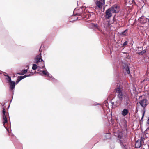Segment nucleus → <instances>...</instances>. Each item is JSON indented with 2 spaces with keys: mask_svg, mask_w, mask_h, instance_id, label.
Instances as JSON below:
<instances>
[{
  "mask_svg": "<svg viewBox=\"0 0 149 149\" xmlns=\"http://www.w3.org/2000/svg\"><path fill=\"white\" fill-rule=\"evenodd\" d=\"M123 86L121 83L118 84L117 88L115 90V93L117 94L118 97L120 100H122L123 98Z\"/></svg>",
  "mask_w": 149,
  "mask_h": 149,
  "instance_id": "f257e3e1",
  "label": "nucleus"
},
{
  "mask_svg": "<svg viewBox=\"0 0 149 149\" xmlns=\"http://www.w3.org/2000/svg\"><path fill=\"white\" fill-rule=\"evenodd\" d=\"M42 47V45L40 48V49H39V51L40 52V54L37 56L35 59V61H36V63L38 64V63L40 62H42V61L43 62V65L42 66V68H44V67H45L44 66V61H43L42 59V57L41 56V52H42V50H41V48L42 47Z\"/></svg>",
  "mask_w": 149,
  "mask_h": 149,
  "instance_id": "f03ea898",
  "label": "nucleus"
},
{
  "mask_svg": "<svg viewBox=\"0 0 149 149\" xmlns=\"http://www.w3.org/2000/svg\"><path fill=\"white\" fill-rule=\"evenodd\" d=\"M2 119L3 120V124L5 127V124L6 123H7L8 122L7 120V117L8 116V113L6 112L5 109L4 108L2 110Z\"/></svg>",
  "mask_w": 149,
  "mask_h": 149,
  "instance_id": "7ed1b4c3",
  "label": "nucleus"
},
{
  "mask_svg": "<svg viewBox=\"0 0 149 149\" xmlns=\"http://www.w3.org/2000/svg\"><path fill=\"white\" fill-rule=\"evenodd\" d=\"M97 6L100 9H102L103 5L105 4V0H94Z\"/></svg>",
  "mask_w": 149,
  "mask_h": 149,
  "instance_id": "20e7f679",
  "label": "nucleus"
},
{
  "mask_svg": "<svg viewBox=\"0 0 149 149\" xmlns=\"http://www.w3.org/2000/svg\"><path fill=\"white\" fill-rule=\"evenodd\" d=\"M109 8L113 13H118L120 10L119 7L116 5H114Z\"/></svg>",
  "mask_w": 149,
  "mask_h": 149,
  "instance_id": "39448f33",
  "label": "nucleus"
},
{
  "mask_svg": "<svg viewBox=\"0 0 149 149\" xmlns=\"http://www.w3.org/2000/svg\"><path fill=\"white\" fill-rule=\"evenodd\" d=\"M112 13H113L109 8L106 10L105 12V15H104L105 19H110L112 16Z\"/></svg>",
  "mask_w": 149,
  "mask_h": 149,
  "instance_id": "423d86ee",
  "label": "nucleus"
},
{
  "mask_svg": "<svg viewBox=\"0 0 149 149\" xmlns=\"http://www.w3.org/2000/svg\"><path fill=\"white\" fill-rule=\"evenodd\" d=\"M139 104L143 108H145L148 104V100L146 99H143L139 101Z\"/></svg>",
  "mask_w": 149,
  "mask_h": 149,
  "instance_id": "0eeeda50",
  "label": "nucleus"
},
{
  "mask_svg": "<svg viewBox=\"0 0 149 149\" xmlns=\"http://www.w3.org/2000/svg\"><path fill=\"white\" fill-rule=\"evenodd\" d=\"M139 22L141 24H144L147 22V19L144 16L139 17L138 19Z\"/></svg>",
  "mask_w": 149,
  "mask_h": 149,
  "instance_id": "6e6552de",
  "label": "nucleus"
},
{
  "mask_svg": "<svg viewBox=\"0 0 149 149\" xmlns=\"http://www.w3.org/2000/svg\"><path fill=\"white\" fill-rule=\"evenodd\" d=\"M30 75H31L30 74H29V75L26 74L24 76H21L18 77L17 80H16V84H17L20 81V80H21L23 79L24 78L29 76H30Z\"/></svg>",
  "mask_w": 149,
  "mask_h": 149,
  "instance_id": "1a4fd4ad",
  "label": "nucleus"
},
{
  "mask_svg": "<svg viewBox=\"0 0 149 149\" xmlns=\"http://www.w3.org/2000/svg\"><path fill=\"white\" fill-rule=\"evenodd\" d=\"M30 75H31L30 74H29V75L26 74L24 76H21L18 77L17 80H16V84H17L20 81V80H21L23 79L24 78L29 76H30Z\"/></svg>",
  "mask_w": 149,
  "mask_h": 149,
  "instance_id": "9d476101",
  "label": "nucleus"
},
{
  "mask_svg": "<svg viewBox=\"0 0 149 149\" xmlns=\"http://www.w3.org/2000/svg\"><path fill=\"white\" fill-rule=\"evenodd\" d=\"M123 69L125 70L128 74L130 73L129 67L127 64H125L123 65Z\"/></svg>",
  "mask_w": 149,
  "mask_h": 149,
  "instance_id": "9b49d317",
  "label": "nucleus"
},
{
  "mask_svg": "<svg viewBox=\"0 0 149 149\" xmlns=\"http://www.w3.org/2000/svg\"><path fill=\"white\" fill-rule=\"evenodd\" d=\"M142 143L139 140H138L136 141L135 145V147L136 148H139L141 146Z\"/></svg>",
  "mask_w": 149,
  "mask_h": 149,
  "instance_id": "f8f14e48",
  "label": "nucleus"
},
{
  "mask_svg": "<svg viewBox=\"0 0 149 149\" xmlns=\"http://www.w3.org/2000/svg\"><path fill=\"white\" fill-rule=\"evenodd\" d=\"M111 102L112 104V106H116L118 102L117 100H115V99L113 98L112 99L111 101Z\"/></svg>",
  "mask_w": 149,
  "mask_h": 149,
  "instance_id": "ddd939ff",
  "label": "nucleus"
},
{
  "mask_svg": "<svg viewBox=\"0 0 149 149\" xmlns=\"http://www.w3.org/2000/svg\"><path fill=\"white\" fill-rule=\"evenodd\" d=\"M129 113V110L126 109H123V110L121 112V114L124 116L127 115Z\"/></svg>",
  "mask_w": 149,
  "mask_h": 149,
  "instance_id": "4468645a",
  "label": "nucleus"
},
{
  "mask_svg": "<svg viewBox=\"0 0 149 149\" xmlns=\"http://www.w3.org/2000/svg\"><path fill=\"white\" fill-rule=\"evenodd\" d=\"M10 83V88L11 90H13L15 88V82L11 81L9 82Z\"/></svg>",
  "mask_w": 149,
  "mask_h": 149,
  "instance_id": "2eb2a0df",
  "label": "nucleus"
},
{
  "mask_svg": "<svg viewBox=\"0 0 149 149\" xmlns=\"http://www.w3.org/2000/svg\"><path fill=\"white\" fill-rule=\"evenodd\" d=\"M28 70H27V69H26V70H22L21 72L20 73H18L17 74H20V75H23L24 74V73H26V72H27Z\"/></svg>",
  "mask_w": 149,
  "mask_h": 149,
  "instance_id": "dca6fc26",
  "label": "nucleus"
},
{
  "mask_svg": "<svg viewBox=\"0 0 149 149\" xmlns=\"http://www.w3.org/2000/svg\"><path fill=\"white\" fill-rule=\"evenodd\" d=\"M127 31L128 30L127 29H126L123 32L121 33L120 35H122L126 36V35L127 34Z\"/></svg>",
  "mask_w": 149,
  "mask_h": 149,
  "instance_id": "f3484780",
  "label": "nucleus"
},
{
  "mask_svg": "<svg viewBox=\"0 0 149 149\" xmlns=\"http://www.w3.org/2000/svg\"><path fill=\"white\" fill-rule=\"evenodd\" d=\"M37 68V65L35 64H33V65L32 69L33 70H35Z\"/></svg>",
  "mask_w": 149,
  "mask_h": 149,
  "instance_id": "a211bd4d",
  "label": "nucleus"
},
{
  "mask_svg": "<svg viewBox=\"0 0 149 149\" xmlns=\"http://www.w3.org/2000/svg\"><path fill=\"white\" fill-rule=\"evenodd\" d=\"M6 79L9 82L12 81L11 77L9 76L7 77L6 78Z\"/></svg>",
  "mask_w": 149,
  "mask_h": 149,
  "instance_id": "6ab92c4d",
  "label": "nucleus"
},
{
  "mask_svg": "<svg viewBox=\"0 0 149 149\" xmlns=\"http://www.w3.org/2000/svg\"><path fill=\"white\" fill-rule=\"evenodd\" d=\"M145 110H143V113H142V118H141V120L140 121H142V122L143 121V119L144 117V115H145Z\"/></svg>",
  "mask_w": 149,
  "mask_h": 149,
  "instance_id": "aec40b11",
  "label": "nucleus"
},
{
  "mask_svg": "<svg viewBox=\"0 0 149 149\" xmlns=\"http://www.w3.org/2000/svg\"><path fill=\"white\" fill-rule=\"evenodd\" d=\"M146 52V51L145 50H143L141 52H139L138 53L140 55H142L144 54Z\"/></svg>",
  "mask_w": 149,
  "mask_h": 149,
  "instance_id": "412c9836",
  "label": "nucleus"
},
{
  "mask_svg": "<svg viewBox=\"0 0 149 149\" xmlns=\"http://www.w3.org/2000/svg\"><path fill=\"white\" fill-rule=\"evenodd\" d=\"M42 72L44 75H47L48 72L47 71H43Z\"/></svg>",
  "mask_w": 149,
  "mask_h": 149,
  "instance_id": "4be33fe9",
  "label": "nucleus"
},
{
  "mask_svg": "<svg viewBox=\"0 0 149 149\" xmlns=\"http://www.w3.org/2000/svg\"><path fill=\"white\" fill-rule=\"evenodd\" d=\"M127 43H128V42L127 41H126L123 44V47H125L126 45H127Z\"/></svg>",
  "mask_w": 149,
  "mask_h": 149,
  "instance_id": "5701e85b",
  "label": "nucleus"
},
{
  "mask_svg": "<svg viewBox=\"0 0 149 149\" xmlns=\"http://www.w3.org/2000/svg\"><path fill=\"white\" fill-rule=\"evenodd\" d=\"M140 141H141V143L143 142L145 140V138L143 137H141L140 139H139Z\"/></svg>",
  "mask_w": 149,
  "mask_h": 149,
  "instance_id": "b1692460",
  "label": "nucleus"
},
{
  "mask_svg": "<svg viewBox=\"0 0 149 149\" xmlns=\"http://www.w3.org/2000/svg\"><path fill=\"white\" fill-rule=\"evenodd\" d=\"M134 1L133 0H130V1H129V4H131L132 3L133 1Z\"/></svg>",
  "mask_w": 149,
  "mask_h": 149,
  "instance_id": "393cba45",
  "label": "nucleus"
},
{
  "mask_svg": "<svg viewBox=\"0 0 149 149\" xmlns=\"http://www.w3.org/2000/svg\"><path fill=\"white\" fill-rule=\"evenodd\" d=\"M94 26L95 27H96V28H97L98 26L97 25V24H94Z\"/></svg>",
  "mask_w": 149,
  "mask_h": 149,
  "instance_id": "a878e982",
  "label": "nucleus"
},
{
  "mask_svg": "<svg viewBox=\"0 0 149 149\" xmlns=\"http://www.w3.org/2000/svg\"><path fill=\"white\" fill-rule=\"evenodd\" d=\"M147 123L148 124H149V118L147 120Z\"/></svg>",
  "mask_w": 149,
  "mask_h": 149,
  "instance_id": "bb28decb",
  "label": "nucleus"
},
{
  "mask_svg": "<svg viewBox=\"0 0 149 149\" xmlns=\"http://www.w3.org/2000/svg\"><path fill=\"white\" fill-rule=\"evenodd\" d=\"M4 76H6L7 77H8V74H4Z\"/></svg>",
  "mask_w": 149,
  "mask_h": 149,
  "instance_id": "cd10ccee",
  "label": "nucleus"
},
{
  "mask_svg": "<svg viewBox=\"0 0 149 149\" xmlns=\"http://www.w3.org/2000/svg\"><path fill=\"white\" fill-rule=\"evenodd\" d=\"M108 103L107 102V103H105V105L106 106H107V104H108Z\"/></svg>",
  "mask_w": 149,
  "mask_h": 149,
  "instance_id": "c85d7f7f",
  "label": "nucleus"
},
{
  "mask_svg": "<svg viewBox=\"0 0 149 149\" xmlns=\"http://www.w3.org/2000/svg\"><path fill=\"white\" fill-rule=\"evenodd\" d=\"M118 137H119L120 138H121V137H120L119 136H118Z\"/></svg>",
  "mask_w": 149,
  "mask_h": 149,
  "instance_id": "c756f323",
  "label": "nucleus"
}]
</instances>
